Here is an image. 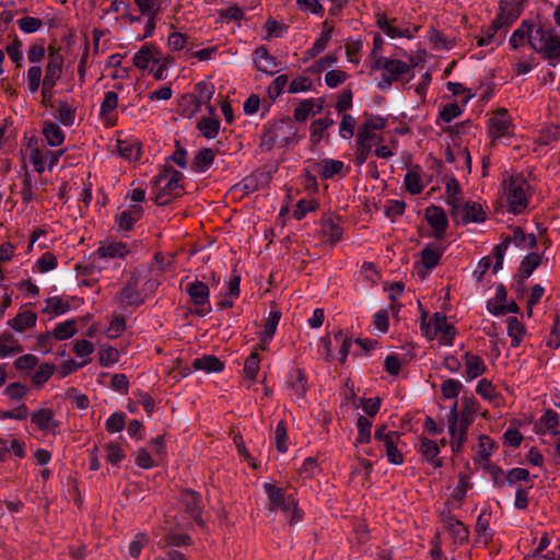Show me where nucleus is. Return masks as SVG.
I'll return each mask as SVG.
<instances>
[{"label":"nucleus","mask_w":560,"mask_h":560,"mask_svg":"<svg viewBox=\"0 0 560 560\" xmlns=\"http://www.w3.org/2000/svg\"><path fill=\"white\" fill-rule=\"evenodd\" d=\"M334 125V120L329 117L319 118L311 124V142L318 144L328 127Z\"/></svg>","instance_id":"nucleus-37"},{"label":"nucleus","mask_w":560,"mask_h":560,"mask_svg":"<svg viewBox=\"0 0 560 560\" xmlns=\"http://www.w3.org/2000/svg\"><path fill=\"white\" fill-rule=\"evenodd\" d=\"M343 162L339 160L324 159L320 163H314V168H319L318 173L322 178L329 179L339 174L343 168Z\"/></svg>","instance_id":"nucleus-26"},{"label":"nucleus","mask_w":560,"mask_h":560,"mask_svg":"<svg viewBox=\"0 0 560 560\" xmlns=\"http://www.w3.org/2000/svg\"><path fill=\"white\" fill-rule=\"evenodd\" d=\"M37 315L31 311L20 312L8 322L9 326L18 332H23L36 325Z\"/></svg>","instance_id":"nucleus-22"},{"label":"nucleus","mask_w":560,"mask_h":560,"mask_svg":"<svg viewBox=\"0 0 560 560\" xmlns=\"http://www.w3.org/2000/svg\"><path fill=\"white\" fill-rule=\"evenodd\" d=\"M43 70L39 66H32L27 70V85L31 93L38 91Z\"/></svg>","instance_id":"nucleus-59"},{"label":"nucleus","mask_w":560,"mask_h":560,"mask_svg":"<svg viewBox=\"0 0 560 560\" xmlns=\"http://www.w3.org/2000/svg\"><path fill=\"white\" fill-rule=\"evenodd\" d=\"M43 135L45 136V139L50 147H58L65 141L63 131L57 124L50 120L44 121Z\"/></svg>","instance_id":"nucleus-24"},{"label":"nucleus","mask_w":560,"mask_h":560,"mask_svg":"<svg viewBox=\"0 0 560 560\" xmlns=\"http://www.w3.org/2000/svg\"><path fill=\"white\" fill-rule=\"evenodd\" d=\"M332 32L334 26L329 24L328 21L323 22V31L319 38H317L313 46L308 49V54L311 57H316L326 49L331 38Z\"/></svg>","instance_id":"nucleus-27"},{"label":"nucleus","mask_w":560,"mask_h":560,"mask_svg":"<svg viewBox=\"0 0 560 560\" xmlns=\"http://www.w3.org/2000/svg\"><path fill=\"white\" fill-rule=\"evenodd\" d=\"M62 67L63 63H47L45 67L43 84H47L49 86L55 88L57 81L60 79L62 74Z\"/></svg>","instance_id":"nucleus-44"},{"label":"nucleus","mask_w":560,"mask_h":560,"mask_svg":"<svg viewBox=\"0 0 560 560\" xmlns=\"http://www.w3.org/2000/svg\"><path fill=\"white\" fill-rule=\"evenodd\" d=\"M322 232L331 244H336L341 240L343 230L334 219L327 218L322 220Z\"/></svg>","instance_id":"nucleus-34"},{"label":"nucleus","mask_w":560,"mask_h":560,"mask_svg":"<svg viewBox=\"0 0 560 560\" xmlns=\"http://www.w3.org/2000/svg\"><path fill=\"white\" fill-rule=\"evenodd\" d=\"M314 108L313 100H304L295 107L293 117L296 121H305Z\"/></svg>","instance_id":"nucleus-61"},{"label":"nucleus","mask_w":560,"mask_h":560,"mask_svg":"<svg viewBox=\"0 0 560 560\" xmlns=\"http://www.w3.org/2000/svg\"><path fill=\"white\" fill-rule=\"evenodd\" d=\"M151 184L152 189L155 190L154 202L158 206H167L184 194V187L167 180V174L165 173H159L154 176Z\"/></svg>","instance_id":"nucleus-4"},{"label":"nucleus","mask_w":560,"mask_h":560,"mask_svg":"<svg viewBox=\"0 0 560 560\" xmlns=\"http://www.w3.org/2000/svg\"><path fill=\"white\" fill-rule=\"evenodd\" d=\"M318 203L315 200L301 199L296 203L293 217L296 220H302L308 212L316 210Z\"/></svg>","instance_id":"nucleus-63"},{"label":"nucleus","mask_w":560,"mask_h":560,"mask_svg":"<svg viewBox=\"0 0 560 560\" xmlns=\"http://www.w3.org/2000/svg\"><path fill=\"white\" fill-rule=\"evenodd\" d=\"M161 51L159 48L152 44H144L133 56V65L140 69L145 70L149 67V62H160L161 59L159 56Z\"/></svg>","instance_id":"nucleus-14"},{"label":"nucleus","mask_w":560,"mask_h":560,"mask_svg":"<svg viewBox=\"0 0 560 560\" xmlns=\"http://www.w3.org/2000/svg\"><path fill=\"white\" fill-rule=\"evenodd\" d=\"M527 0H500L497 14L511 25L521 16Z\"/></svg>","instance_id":"nucleus-13"},{"label":"nucleus","mask_w":560,"mask_h":560,"mask_svg":"<svg viewBox=\"0 0 560 560\" xmlns=\"http://www.w3.org/2000/svg\"><path fill=\"white\" fill-rule=\"evenodd\" d=\"M125 413L122 412H115L113 413L105 423L106 430L109 433H116L120 432L125 427Z\"/></svg>","instance_id":"nucleus-64"},{"label":"nucleus","mask_w":560,"mask_h":560,"mask_svg":"<svg viewBox=\"0 0 560 560\" xmlns=\"http://www.w3.org/2000/svg\"><path fill=\"white\" fill-rule=\"evenodd\" d=\"M487 308L491 314H493L495 316L504 315L506 313H514V314L520 313V307L514 301L510 302L509 304H497V305H494L492 303V301H488Z\"/></svg>","instance_id":"nucleus-55"},{"label":"nucleus","mask_w":560,"mask_h":560,"mask_svg":"<svg viewBox=\"0 0 560 560\" xmlns=\"http://www.w3.org/2000/svg\"><path fill=\"white\" fill-rule=\"evenodd\" d=\"M52 337L56 340H66L77 334V322L75 319H68L63 323L58 324L51 331Z\"/></svg>","instance_id":"nucleus-38"},{"label":"nucleus","mask_w":560,"mask_h":560,"mask_svg":"<svg viewBox=\"0 0 560 560\" xmlns=\"http://www.w3.org/2000/svg\"><path fill=\"white\" fill-rule=\"evenodd\" d=\"M385 73H387L393 81L402 80L405 75H411V67L402 60L392 59Z\"/></svg>","instance_id":"nucleus-33"},{"label":"nucleus","mask_w":560,"mask_h":560,"mask_svg":"<svg viewBox=\"0 0 560 560\" xmlns=\"http://www.w3.org/2000/svg\"><path fill=\"white\" fill-rule=\"evenodd\" d=\"M529 46L551 67L560 62V36L549 21L535 20V28L529 36Z\"/></svg>","instance_id":"nucleus-1"},{"label":"nucleus","mask_w":560,"mask_h":560,"mask_svg":"<svg viewBox=\"0 0 560 560\" xmlns=\"http://www.w3.org/2000/svg\"><path fill=\"white\" fill-rule=\"evenodd\" d=\"M358 438L357 443L364 444L371 441L372 421L365 416H360L357 420Z\"/></svg>","instance_id":"nucleus-45"},{"label":"nucleus","mask_w":560,"mask_h":560,"mask_svg":"<svg viewBox=\"0 0 560 560\" xmlns=\"http://www.w3.org/2000/svg\"><path fill=\"white\" fill-rule=\"evenodd\" d=\"M54 416L55 413L51 409L42 408L31 415V421L42 431L56 429L59 424L54 419Z\"/></svg>","instance_id":"nucleus-17"},{"label":"nucleus","mask_w":560,"mask_h":560,"mask_svg":"<svg viewBox=\"0 0 560 560\" xmlns=\"http://www.w3.org/2000/svg\"><path fill=\"white\" fill-rule=\"evenodd\" d=\"M425 220L433 230V235L436 240L444 237L448 228V220L446 213L441 207L430 206L425 209Z\"/></svg>","instance_id":"nucleus-10"},{"label":"nucleus","mask_w":560,"mask_h":560,"mask_svg":"<svg viewBox=\"0 0 560 560\" xmlns=\"http://www.w3.org/2000/svg\"><path fill=\"white\" fill-rule=\"evenodd\" d=\"M420 174L421 167L419 165H413L405 175V187L412 195L420 194L423 189Z\"/></svg>","instance_id":"nucleus-30"},{"label":"nucleus","mask_w":560,"mask_h":560,"mask_svg":"<svg viewBox=\"0 0 560 560\" xmlns=\"http://www.w3.org/2000/svg\"><path fill=\"white\" fill-rule=\"evenodd\" d=\"M254 62L258 71L272 74L270 69L278 66L277 59L271 56L265 46H259L254 51Z\"/></svg>","instance_id":"nucleus-18"},{"label":"nucleus","mask_w":560,"mask_h":560,"mask_svg":"<svg viewBox=\"0 0 560 560\" xmlns=\"http://www.w3.org/2000/svg\"><path fill=\"white\" fill-rule=\"evenodd\" d=\"M186 293L189 295L191 302L195 305L194 313L198 316H206L211 312V305L209 301V288L208 285L199 280L187 284Z\"/></svg>","instance_id":"nucleus-6"},{"label":"nucleus","mask_w":560,"mask_h":560,"mask_svg":"<svg viewBox=\"0 0 560 560\" xmlns=\"http://www.w3.org/2000/svg\"><path fill=\"white\" fill-rule=\"evenodd\" d=\"M220 128V120L215 117H202L198 124L197 129L207 139H213L218 136Z\"/></svg>","instance_id":"nucleus-35"},{"label":"nucleus","mask_w":560,"mask_h":560,"mask_svg":"<svg viewBox=\"0 0 560 560\" xmlns=\"http://www.w3.org/2000/svg\"><path fill=\"white\" fill-rule=\"evenodd\" d=\"M264 489L268 495V509L270 511L281 509L283 512H292L289 521L290 525L301 521L302 512L298 508V502L292 495H285L283 489L268 482L264 485Z\"/></svg>","instance_id":"nucleus-2"},{"label":"nucleus","mask_w":560,"mask_h":560,"mask_svg":"<svg viewBox=\"0 0 560 560\" xmlns=\"http://www.w3.org/2000/svg\"><path fill=\"white\" fill-rule=\"evenodd\" d=\"M511 237V242H514V244L517 247H528L530 249L535 248L537 246V238L534 234H525L523 229L521 226H516L513 230V236Z\"/></svg>","instance_id":"nucleus-40"},{"label":"nucleus","mask_w":560,"mask_h":560,"mask_svg":"<svg viewBox=\"0 0 560 560\" xmlns=\"http://www.w3.org/2000/svg\"><path fill=\"white\" fill-rule=\"evenodd\" d=\"M463 388V385L459 381L454 378H448L444 381L441 385V393L442 396L446 399L456 398L460 390Z\"/></svg>","instance_id":"nucleus-51"},{"label":"nucleus","mask_w":560,"mask_h":560,"mask_svg":"<svg viewBox=\"0 0 560 560\" xmlns=\"http://www.w3.org/2000/svg\"><path fill=\"white\" fill-rule=\"evenodd\" d=\"M142 215V208L140 206H133L132 209L122 211L116 217V221L119 226L126 231H130L135 223L140 220Z\"/></svg>","instance_id":"nucleus-29"},{"label":"nucleus","mask_w":560,"mask_h":560,"mask_svg":"<svg viewBox=\"0 0 560 560\" xmlns=\"http://www.w3.org/2000/svg\"><path fill=\"white\" fill-rule=\"evenodd\" d=\"M419 452L424 457L427 462H430L434 465V467H441L443 462L441 459H436L438 454L440 453L439 445L436 442L423 438L421 440Z\"/></svg>","instance_id":"nucleus-28"},{"label":"nucleus","mask_w":560,"mask_h":560,"mask_svg":"<svg viewBox=\"0 0 560 560\" xmlns=\"http://www.w3.org/2000/svg\"><path fill=\"white\" fill-rule=\"evenodd\" d=\"M442 250L432 248L430 245L421 250V261L428 269H432L440 262Z\"/></svg>","instance_id":"nucleus-46"},{"label":"nucleus","mask_w":560,"mask_h":560,"mask_svg":"<svg viewBox=\"0 0 560 560\" xmlns=\"http://www.w3.org/2000/svg\"><path fill=\"white\" fill-rule=\"evenodd\" d=\"M446 316L442 313H434L432 318L427 323L424 317L421 322V329L429 339H434L439 331L446 327Z\"/></svg>","instance_id":"nucleus-20"},{"label":"nucleus","mask_w":560,"mask_h":560,"mask_svg":"<svg viewBox=\"0 0 560 560\" xmlns=\"http://www.w3.org/2000/svg\"><path fill=\"white\" fill-rule=\"evenodd\" d=\"M541 256L537 253H529L526 255L520 265L518 268V277L523 279H527L534 270L540 265Z\"/></svg>","instance_id":"nucleus-32"},{"label":"nucleus","mask_w":560,"mask_h":560,"mask_svg":"<svg viewBox=\"0 0 560 560\" xmlns=\"http://www.w3.org/2000/svg\"><path fill=\"white\" fill-rule=\"evenodd\" d=\"M117 149L119 154L129 161H136L140 158L141 145L138 141L118 140Z\"/></svg>","instance_id":"nucleus-36"},{"label":"nucleus","mask_w":560,"mask_h":560,"mask_svg":"<svg viewBox=\"0 0 560 560\" xmlns=\"http://www.w3.org/2000/svg\"><path fill=\"white\" fill-rule=\"evenodd\" d=\"M100 363L104 366H109L119 360V352L116 348L110 346H103L100 349Z\"/></svg>","instance_id":"nucleus-56"},{"label":"nucleus","mask_w":560,"mask_h":560,"mask_svg":"<svg viewBox=\"0 0 560 560\" xmlns=\"http://www.w3.org/2000/svg\"><path fill=\"white\" fill-rule=\"evenodd\" d=\"M446 195H447V203L454 209V205H459V195L462 194V189L458 180L455 177H451L446 182Z\"/></svg>","instance_id":"nucleus-49"},{"label":"nucleus","mask_w":560,"mask_h":560,"mask_svg":"<svg viewBox=\"0 0 560 560\" xmlns=\"http://www.w3.org/2000/svg\"><path fill=\"white\" fill-rule=\"evenodd\" d=\"M452 219L458 224H467L469 222L480 223L486 220V213L481 206L477 202L468 201L465 206L454 205L451 210Z\"/></svg>","instance_id":"nucleus-7"},{"label":"nucleus","mask_w":560,"mask_h":560,"mask_svg":"<svg viewBox=\"0 0 560 560\" xmlns=\"http://www.w3.org/2000/svg\"><path fill=\"white\" fill-rule=\"evenodd\" d=\"M118 94L114 91H108L104 94V100L101 104L100 114L102 117L108 116L112 112L117 108Z\"/></svg>","instance_id":"nucleus-53"},{"label":"nucleus","mask_w":560,"mask_h":560,"mask_svg":"<svg viewBox=\"0 0 560 560\" xmlns=\"http://www.w3.org/2000/svg\"><path fill=\"white\" fill-rule=\"evenodd\" d=\"M192 368L195 370H202L207 373H219L223 371L224 363L215 355L209 354L196 358L192 361Z\"/></svg>","instance_id":"nucleus-21"},{"label":"nucleus","mask_w":560,"mask_h":560,"mask_svg":"<svg viewBox=\"0 0 560 560\" xmlns=\"http://www.w3.org/2000/svg\"><path fill=\"white\" fill-rule=\"evenodd\" d=\"M476 393L489 401H492L498 397L495 387L487 378H481L478 382Z\"/></svg>","instance_id":"nucleus-54"},{"label":"nucleus","mask_w":560,"mask_h":560,"mask_svg":"<svg viewBox=\"0 0 560 560\" xmlns=\"http://www.w3.org/2000/svg\"><path fill=\"white\" fill-rule=\"evenodd\" d=\"M260 355L257 350H254L245 360L244 363V373L245 375L254 381L259 371Z\"/></svg>","instance_id":"nucleus-48"},{"label":"nucleus","mask_w":560,"mask_h":560,"mask_svg":"<svg viewBox=\"0 0 560 560\" xmlns=\"http://www.w3.org/2000/svg\"><path fill=\"white\" fill-rule=\"evenodd\" d=\"M511 244V237L505 236L501 243L494 246L493 248V256L495 258V262L492 267L493 273H497L503 265L504 254Z\"/></svg>","instance_id":"nucleus-50"},{"label":"nucleus","mask_w":560,"mask_h":560,"mask_svg":"<svg viewBox=\"0 0 560 560\" xmlns=\"http://www.w3.org/2000/svg\"><path fill=\"white\" fill-rule=\"evenodd\" d=\"M464 359L466 368L465 376L467 381H472L486 372L487 366L479 355L466 352Z\"/></svg>","instance_id":"nucleus-16"},{"label":"nucleus","mask_w":560,"mask_h":560,"mask_svg":"<svg viewBox=\"0 0 560 560\" xmlns=\"http://www.w3.org/2000/svg\"><path fill=\"white\" fill-rule=\"evenodd\" d=\"M140 276L138 272H131L130 279L120 291V301L129 306H139L144 300L138 291Z\"/></svg>","instance_id":"nucleus-11"},{"label":"nucleus","mask_w":560,"mask_h":560,"mask_svg":"<svg viewBox=\"0 0 560 560\" xmlns=\"http://www.w3.org/2000/svg\"><path fill=\"white\" fill-rule=\"evenodd\" d=\"M75 108L67 102H59L58 120L66 127H70L75 120Z\"/></svg>","instance_id":"nucleus-47"},{"label":"nucleus","mask_w":560,"mask_h":560,"mask_svg":"<svg viewBox=\"0 0 560 560\" xmlns=\"http://www.w3.org/2000/svg\"><path fill=\"white\" fill-rule=\"evenodd\" d=\"M180 501L185 505V510L189 513L190 517L194 518L197 524L203 525L201 518V495L194 490L185 489L180 493Z\"/></svg>","instance_id":"nucleus-12"},{"label":"nucleus","mask_w":560,"mask_h":560,"mask_svg":"<svg viewBox=\"0 0 560 560\" xmlns=\"http://www.w3.org/2000/svg\"><path fill=\"white\" fill-rule=\"evenodd\" d=\"M5 51L8 56L11 58V60L16 63V67H21V61L23 59L22 54V42L21 39L15 36L11 44H9L5 48Z\"/></svg>","instance_id":"nucleus-58"},{"label":"nucleus","mask_w":560,"mask_h":560,"mask_svg":"<svg viewBox=\"0 0 560 560\" xmlns=\"http://www.w3.org/2000/svg\"><path fill=\"white\" fill-rule=\"evenodd\" d=\"M69 308L70 304L68 302H63L59 296H52L46 300V307L43 310V312L59 316L69 311Z\"/></svg>","instance_id":"nucleus-43"},{"label":"nucleus","mask_w":560,"mask_h":560,"mask_svg":"<svg viewBox=\"0 0 560 560\" xmlns=\"http://www.w3.org/2000/svg\"><path fill=\"white\" fill-rule=\"evenodd\" d=\"M508 335L512 338L511 346L518 347L525 335V326L516 317H510L508 319Z\"/></svg>","instance_id":"nucleus-39"},{"label":"nucleus","mask_w":560,"mask_h":560,"mask_svg":"<svg viewBox=\"0 0 560 560\" xmlns=\"http://www.w3.org/2000/svg\"><path fill=\"white\" fill-rule=\"evenodd\" d=\"M528 183L522 177L511 176L506 182L505 195L509 203V210L514 214H520L527 208L528 198L526 188Z\"/></svg>","instance_id":"nucleus-3"},{"label":"nucleus","mask_w":560,"mask_h":560,"mask_svg":"<svg viewBox=\"0 0 560 560\" xmlns=\"http://www.w3.org/2000/svg\"><path fill=\"white\" fill-rule=\"evenodd\" d=\"M56 368L52 363H43L32 376V383L36 387H42L54 374Z\"/></svg>","instance_id":"nucleus-42"},{"label":"nucleus","mask_w":560,"mask_h":560,"mask_svg":"<svg viewBox=\"0 0 560 560\" xmlns=\"http://www.w3.org/2000/svg\"><path fill=\"white\" fill-rule=\"evenodd\" d=\"M127 254L128 250L126 248V245L121 242H114L106 245H102L95 252V255H97L101 258H122Z\"/></svg>","instance_id":"nucleus-31"},{"label":"nucleus","mask_w":560,"mask_h":560,"mask_svg":"<svg viewBox=\"0 0 560 560\" xmlns=\"http://www.w3.org/2000/svg\"><path fill=\"white\" fill-rule=\"evenodd\" d=\"M511 117L505 108H499L489 119V135L494 139L509 137L512 135Z\"/></svg>","instance_id":"nucleus-9"},{"label":"nucleus","mask_w":560,"mask_h":560,"mask_svg":"<svg viewBox=\"0 0 560 560\" xmlns=\"http://www.w3.org/2000/svg\"><path fill=\"white\" fill-rule=\"evenodd\" d=\"M291 378H292V381L290 383L291 388L295 390L298 396L303 397L306 393V383H307V378H306L304 372L302 370L298 369L291 374Z\"/></svg>","instance_id":"nucleus-52"},{"label":"nucleus","mask_w":560,"mask_h":560,"mask_svg":"<svg viewBox=\"0 0 560 560\" xmlns=\"http://www.w3.org/2000/svg\"><path fill=\"white\" fill-rule=\"evenodd\" d=\"M400 440V433L397 431H392L389 433V438L383 442L386 456L390 464L393 465H401L404 463V455L397 448V443Z\"/></svg>","instance_id":"nucleus-19"},{"label":"nucleus","mask_w":560,"mask_h":560,"mask_svg":"<svg viewBox=\"0 0 560 560\" xmlns=\"http://www.w3.org/2000/svg\"><path fill=\"white\" fill-rule=\"evenodd\" d=\"M46 52L45 40L39 39L38 42L31 45L27 50V59L32 63L42 61Z\"/></svg>","instance_id":"nucleus-62"},{"label":"nucleus","mask_w":560,"mask_h":560,"mask_svg":"<svg viewBox=\"0 0 560 560\" xmlns=\"http://www.w3.org/2000/svg\"><path fill=\"white\" fill-rule=\"evenodd\" d=\"M376 18V26L384 32L388 37L396 38L400 34V28L394 26L392 23L396 22V19H392L390 21L387 19L385 13L377 12L375 14Z\"/></svg>","instance_id":"nucleus-41"},{"label":"nucleus","mask_w":560,"mask_h":560,"mask_svg":"<svg viewBox=\"0 0 560 560\" xmlns=\"http://www.w3.org/2000/svg\"><path fill=\"white\" fill-rule=\"evenodd\" d=\"M195 90L198 93L197 95L186 94L183 96L180 103V105H194V109L191 110L190 116L200 110L201 104L210 103V100L214 94V85L212 83L201 81L195 85Z\"/></svg>","instance_id":"nucleus-8"},{"label":"nucleus","mask_w":560,"mask_h":560,"mask_svg":"<svg viewBox=\"0 0 560 560\" xmlns=\"http://www.w3.org/2000/svg\"><path fill=\"white\" fill-rule=\"evenodd\" d=\"M18 25L22 32L31 34L37 32L42 27L43 21L38 18L24 16L18 20Z\"/></svg>","instance_id":"nucleus-60"},{"label":"nucleus","mask_w":560,"mask_h":560,"mask_svg":"<svg viewBox=\"0 0 560 560\" xmlns=\"http://www.w3.org/2000/svg\"><path fill=\"white\" fill-rule=\"evenodd\" d=\"M296 135V128L290 117L281 118L276 121L267 131L265 143L268 149L273 145L285 147L293 141Z\"/></svg>","instance_id":"nucleus-5"},{"label":"nucleus","mask_w":560,"mask_h":560,"mask_svg":"<svg viewBox=\"0 0 560 560\" xmlns=\"http://www.w3.org/2000/svg\"><path fill=\"white\" fill-rule=\"evenodd\" d=\"M535 28V20L533 19H525L521 22V25L514 30L512 33L509 44L512 47V49H517L521 46L524 45L525 39L529 44V36H532V33Z\"/></svg>","instance_id":"nucleus-15"},{"label":"nucleus","mask_w":560,"mask_h":560,"mask_svg":"<svg viewBox=\"0 0 560 560\" xmlns=\"http://www.w3.org/2000/svg\"><path fill=\"white\" fill-rule=\"evenodd\" d=\"M142 15H159L161 4L159 0H133Z\"/></svg>","instance_id":"nucleus-57"},{"label":"nucleus","mask_w":560,"mask_h":560,"mask_svg":"<svg viewBox=\"0 0 560 560\" xmlns=\"http://www.w3.org/2000/svg\"><path fill=\"white\" fill-rule=\"evenodd\" d=\"M445 523L446 528L450 532L451 536L454 538L455 542L463 545L468 540V527L465 526L460 521L454 520L453 516H448Z\"/></svg>","instance_id":"nucleus-25"},{"label":"nucleus","mask_w":560,"mask_h":560,"mask_svg":"<svg viewBox=\"0 0 560 560\" xmlns=\"http://www.w3.org/2000/svg\"><path fill=\"white\" fill-rule=\"evenodd\" d=\"M214 156V151L212 149L203 148L198 150L195 154L191 168L199 173L206 172L212 165Z\"/></svg>","instance_id":"nucleus-23"}]
</instances>
